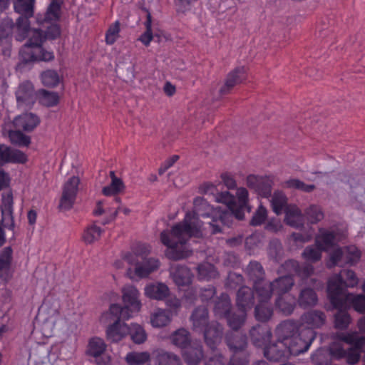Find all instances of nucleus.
I'll use <instances>...</instances> for the list:
<instances>
[{"label":"nucleus","instance_id":"nucleus-1","mask_svg":"<svg viewBox=\"0 0 365 365\" xmlns=\"http://www.w3.org/2000/svg\"><path fill=\"white\" fill-rule=\"evenodd\" d=\"M248 191L245 187L237 190L236 197L230 192L225 191L216 195V201L226 205L227 209L220 207H210L207 201L197 197L194 201V211L187 212L180 222L174 225L170 230H163L160 233V241L167 247L165 256L173 260L183 259L190 252L187 246V241L192 237H198L201 225L199 217L210 218L209 225L210 232L215 235L222 232V225L231 227L233 219L242 220L245 212H250L248 205Z\"/></svg>","mask_w":365,"mask_h":365},{"label":"nucleus","instance_id":"nucleus-2","mask_svg":"<svg viewBox=\"0 0 365 365\" xmlns=\"http://www.w3.org/2000/svg\"><path fill=\"white\" fill-rule=\"evenodd\" d=\"M61 34V29L57 24H51L47 26L46 31L41 29H28L26 37L28 41L21 47L19 51L23 61H51L54 59V53L51 51H46L42 47L46 39H56Z\"/></svg>","mask_w":365,"mask_h":365},{"label":"nucleus","instance_id":"nucleus-3","mask_svg":"<svg viewBox=\"0 0 365 365\" xmlns=\"http://www.w3.org/2000/svg\"><path fill=\"white\" fill-rule=\"evenodd\" d=\"M359 279L356 273L351 269H343L339 274L332 276L327 282V297L336 307H341L348 299L346 287H354L358 284Z\"/></svg>","mask_w":365,"mask_h":365},{"label":"nucleus","instance_id":"nucleus-4","mask_svg":"<svg viewBox=\"0 0 365 365\" xmlns=\"http://www.w3.org/2000/svg\"><path fill=\"white\" fill-rule=\"evenodd\" d=\"M301 323L292 319L281 322L275 329L277 338L290 346L292 344H309V348L316 338L317 333L311 329L300 330Z\"/></svg>","mask_w":365,"mask_h":365},{"label":"nucleus","instance_id":"nucleus-5","mask_svg":"<svg viewBox=\"0 0 365 365\" xmlns=\"http://www.w3.org/2000/svg\"><path fill=\"white\" fill-rule=\"evenodd\" d=\"M109 317L114 320L113 323L106 329L107 340L116 343L122 340L129 332V327L120 320H128L131 317L129 310L127 308H122L120 304H112L110 306L109 312L103 317Z\"/></svg>","mask_w":365,"mask_h":365},{"label":"nucleus","instance_id":"nucleus-6","mask_svg":"<svg viewBox=\"0 0 365 365\" xmlns=\"http://www.w3.org/2000/svg\"><path fill=\"white\" fill-rule=\"evenodd\" d=\"M264 348V356L272 361H279L287 359L290 355L298 356L309 349V344H292L290 346L279 340L276 342H268Z\"/></svg>","mask_w":365,"mask_h":365},{"label":"nucleus","instance_id":"nucleus-7","mask_svg":"<svg viewBox=\"0 0 365 365\" xmlns=\"http://www.w3.org/2000/svg\"><path fill=\"white\" fill-rule=\"evenodd\" d=\"M336 339L351 346L346 349V361L349 365L356 364L361 354L365 352V336H359L356 331L340 332L336 334Z\"/></svg>","mask_w":365,"mask_h":365},{"label":"nucleus","instance_id":"nucleus-8","mask_svg":"<svg viewBox=\"0 0 365 365\" xmlns=\"http://www.w3.org/2000/svg\"><path fill=\"white\" fill-rule=\"evenodd\" d=\"M35 0H16L14 10L21 14L16 20V39L21 41L26 37L28 29L30 27L29 19L34 15Z\"/></svg>","mask_w":365,"mask_h":365},{"label":"nucleus","instance_id":"nucleus-9","mask_svg":"<svg viewBox=\"0 0 365 365\" xmlns=\"http://www.w3.org/2000/svg\"><path fill=\"white\" fill-rule=\"evenodd\" d=\"M80 179L76 176L71 177L64 183L59 204L61 209L68 210L72 208L76 199Z\"/></svg>","mask_w":365,"mask_h":365},{"label":"nucleus","instance_id":"nucleus-10","mask_svg":"<svg viewBox=\"0 0 365 365\" xmlns=\"http://www.w3.org/2000/svg\"><path fill=\"white\" fill-rule=\"evenodd\" d=\"M247 185L262 197L271 195L272 180L268 177L250 175L247 178Z\"/></svg>","mask_w":365,"mask_h":365},{"label":"nucleus","instance_id":"nucleus-11","mask_svg":"<svg viewBox=\"0 0 365 365\" xmlns=\"http://www.w3.org/2000/svg\"><path fill=\"white\" fill-rule=\"evenodd\" d=\"M206 344L212 350H215L221 342L223 336V327L217 322H211L202 331Z\"/></svg>","mask_w":365,"mask_h":365},{"label":"nucleus","instance_id":"nucleus-12","mask_svg":"<svg viewBox=\"0 0 365 365\" xmlns=\"http://www.w3.org/2000/svg\"><path fill=\"white\" fill-rule=\"evenodd\" d=\"M106 349V344L103 339L93 337L89 340L86 353L96 359L98 365H108L110 363V357L102 356Z\"/></svg>","mask_w":365,"mask_h":365},{"label":"nucleus","instance_id":"nucleus-13","mask_svg":"<svg viewBox=\"0 0 365 365\" xmlns=\"http://www.w3.org/2000/svg\"><path fill=\"white\" fill-rule=\"evenodd\" d=\"M123 300L125 304L122 308H127L129 314L133 316V313H137L141 308V302L139 300L140 293L136 287L132 285L125 286L122 289Z\"/></svg>","mask_w":365,"mask_h":365},{"label":"nucleus","instance_id":"nucleus-14","mask_svg":"<svg viewBox=\"0 0 365 365\" xmlns=\"http://www.w3.org/2000/svg\"><path fill=\"white\" fill-rule=\"evenodd\" d=\"M252 344L256 347H263L272 336L271 329L266 325L256 324L249 331Z\"/></svg>","mask_w":365,"mask_h":365},{"label":"nucleus","instance_id":"nucleus-15","mask_svg":"<svg viewBox=\"0 0 365 365\" xmlns=\"http://www.w3.org/2000/svg\"><path fill=\"white\" fill-rule=\"evenodd\" d=\"M327 317L324 312L320 310H311L304 313L299 320L302 325H306V329H311L314 331V329L321 328L326 322Z\"/></svg>","mask_w":365,"mask_h":365},{"label":"nucleus","instance_id":"nucleus-16","mask_svg":"<svg viewBox=\"0 0 365 365\" xmlns=\"http://www.w3.org/2000/svg\"><path fill=\"white\" fill-rule=\"evenodd\" d=\"M170 275L178 287L189 286L193 278L191 270L187 266L179 264L171 267Z\"/></svg>","mask_w":365,"mask_h":365},{"label":"nucleus","instance_id":"nucleus-17","mask_svg":"<svg viewBox=\"0 0 365 365\" xmlns=\"http://www.w3.org/2000/svg\"><path fill=\"white\" fill-rule=\"evenodd\" d=\"M27 155L22 151L0 145V161L3 163H21L27 161Z\"/></svg>","mask_w":365,"mask_h":365},{"label":"nucleus","instance_id":"nucleus-18","mask_svg":"<svg viewBox=\"0 0 365 365\" xmlns=\"http://www.w3.org/2000/svg\"><path fill=\"white\" fill-rule=\"evenodd\" d=\"M169 287L163 282H150L144 289L145 295L150 299L163 301L170 296Z\"/></svg>","mask_w":365,"mask_h":365},{"label":"nucleus","instance_id":"nucleus-19","mask_svg":"<svg viewBox=\"0 0 365 365\" xmlns=\"http://www.w3.org/2000/svg\"><path fill=\"white\" fill-rule=\"evenodd\" d=\"M336 235L334 231H329L324 228L319 230V234L316 235L314 243L323 252H327L336 245Z\"/></svg>","mask_w":365,"mask_h":365},{"label":"nucleus","instance_id":"nucleus-20","mask_svg":"<svg viewBox=\"0 0 365 365\" xmlns=\"http://www.w3.org/2000/svg\"><path fill=\"white\" fill-rule=\"evenodd\" d=\"M225 343L232 352L246 351L247 337L245 334L229 332L225 335Z\"/></svg>","mask_w":365,"mask_h":365},{"label":"nucleus","instance_id":"nucleus-21","mask_svg":"<svg viewBox=\"0 0 365 365\" xmlns=\"http://www.w3.org/2000/svg\"><path fill=\"white\" fill-rule=\"evenodd\" d=\"M40 123L36 115L31 113H23L14 120V125L16 128L22 129L26 132L32 131Z\"/></svg>","mask_w":365,"mask_h":365},{"label":"nucleus","instance_id":"nucleus-22","mask_svg":"<svg viewBox=\"0 0 365 365\" xmlns=\"http://www.w3.org/2000/svg\"><path fill=\"white\" fill-rule=\"evenodd\" d=\"M208 319L209 314L207 307L200 306L195 308L190 317L193 329L195 331H202L210 323L208 322Z\"/></svg>","mask_w":365,"mask_h":365},{"label":"nucleus","instance_id":"nucleus-23","mask_svg":"<svg viewBox=\"0 0 365 365\" xmlns=\"http://www.w3.org/2000/svg\"><path fill=\"white\" fill-rule=\"evenodd\" d=\"M255 304L254 290L247 286L241 287L237 293L236 304L238 309L247 310Z\"/></svg>","mask_w":365,"mask_h":365},{"label":"nucleus","instance_id":"nucleus-24","mask_svg":"<svg viewBox=\"0 0 365 365\" xmlns=\"http://www.w3.org/2000/svg\"><path fill=\"white\" fill-rule=\"evenodd\" d=\"M285 214L284 222L293 227H300L304 225V217L301 210L293 204H289L284 211Z\"/></svg>","mask_w":365,"mask_h":365},{"label":"nucleus","instance_id":"nucleus-25","mask_svg":"<svg viewBox=\"0 0 365 365\" xmlns=\"http://www.w3.org/2000/svg\"><path fill=\"white\" fill-rule=\"evenodd\" d=\"M347 300L341 307H336L332 302H330L334 309H337L334 314V326L338 329H346L351 323V316L348 313L349 306H347Z\"/></svg>","mask_w":365,"mask_h":365},{"label":"nucleus","instance_id":"nucleus-26","mask_svg":"<svg viewBox=\"0 0 365 365\" xmlns=\"http://www.w3.org/2000/svg\"><path fill=\"white\" fill-rule=\"evenodd\" d=\"M152 363L155 365H182L181 360L178 356L163 350L153 353ZM148 365H152V364H148Z\"/></svg>","mask_w":365,"mask_h":365},{"label":"nucleus","instance_id":"nucleus-27","mask_svg":"<svg viewBox=\"0 0 365 365\" xmlns=\"http://www.w3.org/2000/svg\"><path fill=\"white\" fill-rule=\"evenodd\" d=\"M160 264V261L156 258H145L142 263L136 264L135 268V274L140 278L147 277L150 274L157 270Z\"/></svg>","mask_w":365,"mask_h":365},{"label":"nucleus","instance_id":"nucleus-28","mask_svg":"<svg viewBox=\"0 0 365 365\" xmlns=\"http://www.w3.org/2000/svg\"><path fill=\"white\" fill-rule=\"evenodd\" d=\"M203 356L202 346L200 344L187 346L182 353L183 359L187 365H197Z\"/></svg>","mask_w":365,"mask_h":365},{"label":"nucleus","instance_id":"nucleus-29","mask_svg":"<svg viewBox=\"0 0 365 365\" xmlns=\"http://www.w3.org/2000/svg\"><path fill=\"white\" fill-rule=\"evenodd\" d=\"M247 78V69L245 66H239L231 71L225 81V87L230 90L242 83Z\"/></svg>","mask_w":365,"mask_h":365},{"label":"nucleus","instance_id":"nucleus-30","mask_svg":"<svg viewBox=\"0 0 365 365\" xmlns=\"http://www.w3.org/2000/svg\"><path fill=\"white\" fill-rule=\"evenodd\" d=\"M275 307L285 316L291 315L295 308V297L291 295H278L275 300Z\"/></svg>","mask_w":365,"mask_h":365},{"label":"nucleus","instance_id":"nucleus-31","mask_svg":"<svg viewBox=\"0 0 365 365\" xmlns=\"http://www.w3.org/2000/svg\"><path fill=\"white\" fill-rule=\"evenodd\" d=\"M247 310L238 309V311H231L225 318L229 327L234 330H239L247 319Z\"/></svg>","mask_w":365,"mask_h":365},{"label":"nucleus","instance_id":"nucleus-32","mask_svg":"<svg viewBox=\"0 0 365 365\" xmlns=\"http://www.w3.org/2000/svg\"><path fill=\"white\" fill-rule=\"evenodd\" d=\"M273 314L274 309L269 302H258L255 307V317L258 322H267L272 318Z\"/></svg>","mask_w":365,"mask_h":365},{"label":"nucleus","instance_id":"nucleus-33","mask_svg":"<svg viewBox=\"0 0 365 365\" xmlns=\"http://www.w3.org/2000/svg\"><path fill=\"white\" fill-rule=\"evenodd\" d=\"M253 289L257 294L258 302H269L274 291L271 282L263 279L253 284Z\"/></svg>","mask_w":365,"mask_h":365},{"label":"nucleus","instance_id":"nucleus-34","mask_svg":"<svg viewBox=\"0 0 365 365\" xmlns=\"http://www.w3.org/2000/svg\"><path fill=\"white\" fill-rule=\"evenodd\" d=\"M1 202H2V213H7L10 216V223L4 225V227L13 230L14 228V221L12 216L14 210V198L13 193L11 191L3 192L1 195Z\"/></svg>","mask_w":365,"mask_h":365},{"label":"nucleus","instance_id":"nucleus-35","mask_svg":"<svg viewBox=\"0 0 365 365\" xmlns=\"http://www.w3.org/2000/svg\"><path fill=\"white\" fill-rule=\"evenodd\" d=\"M231 311V301L229 295L226 293H222L215 302V314L219 317L225 318Z\"/></svg>","mask_w":365,"mask_h":365},{"label":"nucleus","instance_id":"nucleus-36","mask_svg":"<svg viewBox=\"0 0 365 365\" xmlns=\"http://www.w3.org/2000/svg\"><path fill=\"white\" fill-rule=\"evenodd\" d=\"M271 284L274 291L276 292L278 295H284L292 288L294 284V279L290 275H284L274 279Z\"/></svg>","mask_w":365,"mask_h":365},{"label":"nucleus","instance_id":"nucleus-37","mask_svg":"<svg viewBox=\"0 0 365 365\" xmlns=\"http://www.w3.org/2000/svg\"><path fill=\"white\" fill-rule=\"evenodd\" d=\"M318 302V297L315 291L311 288L302 289L299 294L298 304L300 307L306 309L314 307Z\"/></svg>","mask_w":365,"mask_h":365},{"label":"nucleus","instance_id":"nucleus-38","mask_svg":"<svg viewBox=\"0 0 365 365\" xmlns=\"http://www.w3.org/2000/svg\"><path fill=\"white\" fill-rule=\"evenodd\" d=\"M246 274L253 284L264 279L265 272L260 262L250 261L246 268Z\"/></svg>","mask_w":365,"mask_h":365},{"label":"nucleus","instance_id":"nucleus-39","mask_svg":"<svg viewBox=\"0 0 365 365\" xmlns=\"http://www.w3.org/2000/svg\"><path fill=\"white\" fill-rule=\"evenodd\" d=\"M271 205L273 212L277 215L282 214L286 209L288 204V198L282 191H275L272 197Z\"/></svg>","mask_w":365,"mask_h":365},{"label":"nucleus","instance_id":"nucleus-40","mask_svg":"<svg viewBox=\"0 0 365 365\" xmlns=\"http://www.w3.org/2000/svg\"><path fill=\"white\" fill-rule=\"evenodd\" d=\"M125 361L128 365H144L148 361L152 363V357L148 351H130L128 352Z\"/></svg>","mask_w":365,"mask_h":365},{"label":"nucleus","instance_id":"nucleus-41","mask_svg":"<svg viewBox=\"0 0 365 365\" xmlns=\"http://www.w3.org/2000/svg\"><path fill=\"white\" fill-rule=\"evenodd\" d=\"M171 340L174 345L185 349L190 345L191 339L190 332L185 329H179L171 336Z\"/></svg>","mask_w":365,"mask_h":365},{"label":"nucleus","instance_id":"nucleus-42","mask_svg":"<svg viewBox=\"0 0 365 365\" xmlns=\"http://www.w3.org/2000/svg\"><path fill=\"white\" fill-rule=\"evenodd\" d=\"M103 231L101 227L95 223L91 224L85 229L83 240L86 244H93L100 239Z\"/></svg>","mask_w":365,"mask_h":365},{"label":"nucleus","instance_id":"nucleus-43","mask_svg":"<svg viewBox=\"0 0 365 365\" xmlns=\"http://www.w3.org/2000/svg\"><path fill=\"white\" fill-rule=\"evenodd\" d=\"M197 270L200 279L210 280L218 276V272L215 267L208 262L200 264L197 267Z\"/></svg>","mask_w":365,"mask_h":365},{"label":"nucleus","instance_id":"nucleus-44","mask_svg":"<svg viewBox=\"0 0 365 365\" xmlns=\"http://www.w3.org/2000/svg\"><path fill=\"white\" fill-rule=\"evenodd\" d=\"M322 252L323 251L315 245H309L303 250L302 257L308 263H316L321 260Z\"/></svg>","mask_w":365,"mask_h":365},{"label":"nucleus","instance_id":"nucleus-45","mask_svg":"<svg viewBox=\"0 0 365 365\" xmlns=\"http://www.w3.org/2000/svg\"><path fill=\"white\" fill-rule=\"evenodd\" d=\"M47 11L45 14L43 21L51 22L56 21L60 17L61 6L63 4V0H51Z\"/></svg>","mask_w":365,"mask_h":365},{"label":"nucleus","instance_id":"nucleus-46","mask_svg":"<svg viewBox=\"0 0 365 365\" xmlns=\"http://www.w3.org/2000/svg\"><path fill=\"white\" fill-rule=\"evenodd\" d=\"M16 101L19 107L24 109L31 108L38 98V93H16Z\"/></svg>","mask_w":365,"mask_h":365},{"label":"nucleus","instance_id":"nucleus-47","mask_svg":"<svg viewBox=\"0 0 365 365\" xmlns=\"http://www.w3.org/2000/svg\"><path fill=\"white\" fill-rule=\"evenodd\" d=\"M171 320L170 312L164 309H158L151 317V324L154 327H163Z\"/></svg>","mask_w":365,"mask_h":365},{"label":"nucleus","instance_id":"nucleus-48","mask_svg":"<svg viewBox=\"0 0 365 365\" xmlns=\"http://www.w3.org/2000/svg\"><path fill=\"white\" fill-rule=\"evenodd\" d=\"M347 306L351 305L355 311L359 313H365V295L353 294L348 292Z\"/></svg>","mask_w":365,"mask_h":365},{"label":"nucleus","instance_id":"nucleus-49","mask_svg":"<svg viewBox=\"0 0 365 365\" xmlns=\"http://www.w3.org/2000/svg\"><path fill=\"white\" fill-rule=\"evenodd\" d=\"M9 138L13 145L19 147H27L31 143V138L20 130H10Z\"/></svg>","mask_w":365,"mask_h":365},{"label":"nucleus","instance_id":"nucleus-50","mask_svg":"<svg viewBox=\"0 0 365 365\" xmlns=\"http://www.w3.org/2000/svg\"><path fill=\"white\" fill-rule=\"evenodd\" d=\"M345 264L354 265L356 264L361 258L360 250L354 245L344 247Z\"/></svg>","mask_w":365,"mask_h":365},{"label":"nucleus","instance_id":"nucleus-51","mask_svg":"<svg viewBox=\"0 0 365 365\" xmlns=\"http://www.w3.org/2000/svg\"><path fill=\"white\" fill-rule=\"evenodd\" d=\"M307 220L312 224H316L324 218V212L320 206L309 205L304 211Z\"/></svg>","mask_w":365,"mask_h":365},{"label":"nucleus","instance_id":"nucleus-52","mask_svg":"<svg viewBox=\"0 0 365 365\" xmlns=\"http://www.w3.org/2000/svg\"><path fill=\"white\" fill-rule=\"evenodd\" d=\"M41 79L42 83L49 88H53L60 83L59 75L53 70H46L42 72Z\"/></svg>","mask_w":365,"mask_h":365},{"label":"nucleus","instance_id":"nucleus-53","mask_svg":"<svg viewBox=\"0 0 365 365\" xmlns=\"http://www.w3.org/2000/svg\"><path fill=\"white\" fill-rule=\"evenodd\" d=\"M144 24L145 26V31L140 36L138 40L145 46H148L153 38L152 31V16L148 11H147L146 21Z\"/></svg>","mask_w":365,"mask_h":365},{"label":"nucleus","instance_id":"nucleus-54","mask_svg":"<svg viewBox=\"0 0 365 365\" xmlns=\"http://www.w3.org/2000/svg\"><path fill=\"white\" fill-rule=\"evenodd\" d=\"M344 257V247H338L334 250L329 255V260L327 263V267L331 268L336 265L345 264Z\"/></svg>","mask_w":365,"mask_h":365},{"label":"nucleus","instance_id":"nucleus-55","mask_svg":"<svg viewBox=\"0 0 365 365\" xmlns=\"http://www.w3.org/2000/svg\"><path fill=\"white\" fill-rule=\"evenodd\" d=\"M285 188H294L305 192H311L315 188L314 185H307L298 179H289L283 182Z\"/></svg>","mask_w":365,"mask_h":365},{"label":"nucleus","instance_id":"nucleus-56","mask_svg":"<svg viewBox=\"0 0 365 365\" xmlns=\"http://www.w3.org/2000/svg\"><path fill=\"white\" fill-rule=\"evenodd\" d=\"M131 339L135 344H140L146 340V334L143 328L138 324H132L129 327V332Z\"/></svg>","mask_w":365,"mask_h":365},{"label":"nucleus","instance_id":"nucleus-57","mask_svg":"<svg viewBox=\"0 0 365 365\" xmlns=\"http://www.w3.org/2000/svg\"><path fill=\"white\" fill-rule=\"evenodd\" d=\"M13 259V250L9 246L0 252V272L8 269L11 265Z\"/></svg>","mask_w":365,"mask_h":365},{"label":"nucleus","instance_id":"nucleus-58","mask_svg":"<svg viewBox=\"0 0 365 365\" xmlns=\"http://www.w3.org/2000/svg\"><path fill=\"white\" fill-rule=\"evenodd\" d=\"M39 103L45 106H56L59 101L58 93H38Z\"/></svg>","mask_w":365,"mask_h":365},{"label":"nucleus","instance_id":"nucleus-59","mask_svg":"<svg viewBox=\"0 0 365 365\" xmlns=\"http://www.w3.org/2000/svg\"><path fill=\"white\" fill-rule=\"evenodd\" d=\"M299 269V262L294 259L286 260L279 268L278 272L285 274L284 275H290L293 277L297 274Z\"/></svg>","mask_w":365,"mask_h":365},{"label":"nucleus","instance_id":"nucleus-60","mask_svg":"<svg viewBox=\"0 0 365 365\" xmlns=\"http://www.w3.org/2000/svg\"><path fill=\"white\" fill-rule=\"evenodd\" d=\"M120 31V23L119 21H116L109 26L108 29L106 31V43L108 45L113 44L119 37Z\"/></svg>","mask_w":365,"mask_h":365},{"label":"nucleus","instance_id":"nucleus-61","mask_svg":"<svg viewBox=\"0 0 365 365\" xmlns=\"http://www.w3.org/2000/svg\"><path fill=\"white\" fill-rule=\"evenodd\" d=\"M249 354L247 351L232 352L228 365H248Z\"/></svg>","mask_w":365,"mask_h":365},{"label":"nucleus","instance_id":"nucleus-62","mask_svg":"<svg viewBox=\"0 0 365 365\" xmlns=\"http://www.w3.org/2000/svg\"><path fill=\"white\" fill-rule=\"evenodd\" d=\"M267 217V211L266 208L262 205L259 206L258 209L255 212L250 221V225L252 226H259L264 222Z\"/></svg>","mask_w":365,"mask_h":365},{"label":"nucleus","instance_id":"nucleus-63","mask_svg":"<svg viewBox=\"0 0 365 365\" xmlns=\"http://www.w3.org/2000/svg\"><path fill=\"white\" fill-rule=\"evenodd\" d=\"M216 293V288L212 285H208L198 290V297L202 302H206L212 299Z\"/></svg>","mask_w":365,"mask_h":365},{"label":"nucleus","instance_id":"nucleus-64","mask_svg":"<svg viewBox=\"0 0 365 365\" xmlns=\"http://www.w3.org/2000/svg\"><path fill=\"white\" fill-rule=\"evenodd\" d=\"M244 282L243 276L236 272H230L228 274L226 286L230 289H236Z\"/></svg>","mask_w":365,"mask_h":365}]
</instances>
